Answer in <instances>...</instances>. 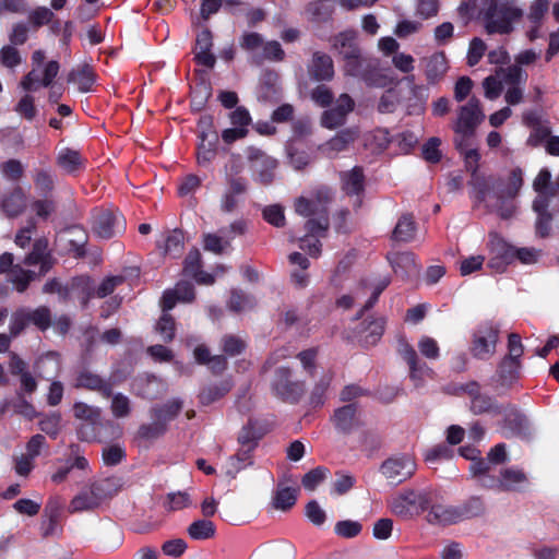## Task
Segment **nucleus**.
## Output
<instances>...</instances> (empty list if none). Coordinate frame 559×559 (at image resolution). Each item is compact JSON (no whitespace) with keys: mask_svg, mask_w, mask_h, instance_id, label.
Wrapping results in <instances>:
<instances>
[{"mask_svg":"<svg viewBox=\"0 0 559 559\" xmlns=\"http://www.w3.org/2000/svg\"><path fill=\"white\" fill-rule=\"evenodd\" d=\"M297 500L296 490L289 487H278L273 497V506L277 510L287 511Z\"/></svg>","mask_w":559,"mask_h":559,"instance_id":"c03bdc74","label":"nucleus"},{"mask_svg":"<svg viewBox=\"0 0 559 559\" xmlns=\"http://www.w3.org/2000/svg\"><path fill=\"white\" fill-rule=\"evenodd\" d=\"M59 69L60 67L57 61H49L43 69V76L39 78L37 69L33 68L32 71L23 78L20 85L26 92L36 91L39 85L49 86L57 76Z\"/></svg>","mask_w":559,"mask_h":559,"instance_id":"6ab92c4d","label":"nucleus"},{"mask_svg":"<svg viewBox=\"0 0 559 559\" xmlns=\"http://www.w3.org/2000/svg\"><path fill=\"white\" fill-rule=\"evenodd\" d=\"M364 174L358 167L342 175L343 189L347 194H359L364 190Z\"/></svg>","mask_w":559,"mask_h":559,"instance_id":"4c0bfd02","label":"nucleus"},{"mask_svg":"<svg viewBox=\"0 0 559 559\" xmlns=\"http://www.w3.org/2000/svg\"><path fill=\"white\" fill-rule=\"evenodd\" d=\"M549 4L550 0H533L531 2L526 16L528 22L526 36L531 41L535 40L539 36V28L549 10Z\"/></svg>","mask_w":559,"mask_h":559,"instance_id":"aec40b11","label":"nucleus"},{"mask_svg":"<svg viewBox=\"0 0 559 559\" xmlns=\"http://www.w3.org/2000/svg\"><path fill=\"white\" fill-rule=\"evenodd\" d=\"M124 230V221L119 213L99 210L94 214L93 233L103 239H109Z\"/></svg>","mask_w":559,"mask_h":559,"instance_id":"9b49d317","label":"nucleus"},{"mask_svg":"<svg viewBox=\"0 0 559 559\" xmlns=\"http://www.w3.org/2000/svg\"><path fill=\"white\" fill-rule=\"evenodd\" d=\"M427 521L431 524L450 525L461 521L457 507L435 503L427 513Z\"/></svg>","mask_w":559,"mask_h":559,"instance_id":"412c9836","label":"nucleus"},{"mask_svg":"<svg viewBox=\"0 0 559 559\" xmlns=\"http://www.w3.org/2000/svg\"><path fill=\"white\" fill-rule=\"evenodd\" d=\"M155 330L160 334L164 342L169 343L175 337L176 323L171 314L164 312L159 318Z\"/></svg>","mask_w":559,"mask_h":559,"instance_id":"de8ad7c7","label":"nucleus"},{"mask_svg":"<svg viewBox=\"0 0 559 559\" xmlns=\"http://www.w3.org/2000/svg\"><path fill=\"white\" fill-rule=\"evenodd\" d=\"M361 531V524L356 521H341L335 525V532L337 535L345 538H353L357 536Z\"/></svg>","mask_w":559,"mask_h":559,"instance_id":"69168bd1","label":"nucleus"},{"mask_svg":"<svg viewBox=\"0 0 559 559\" xmlns=\"http://www.w3.org/2000/svg\"><path fill=\"white\" fill-rule=\"evenodd\" d=\"M523 170L512 168L503 180L477 178L475 181L476 199L501 218H510L515 212L513 200L523 187Z\"/></svg>","mask_w":559,"mask_h":559,"instance_id":"f257e3e1","label":"nucleus"},{"mask_svg":"<svg viewBox=\"0 0 559 559\" xmlns=\"http://www.w3.org/2000/svg\"><path fill=\"white\" fill-rule=\"evenodd\" d=\"M429 496L427 492L405 490L392 497L389 501L391 511L403 518L419 514L428 509Z\"/></svg>","mask_w":559,"mask_h":559,"instance_id":"423d86ee","label":"nucleus"},{"mask_svg":"<svg viewBox=\"0 0 559 559\" xmlns=\"http://www.w3.org/2000/svg\"><path fill=\"white\" fill-rule=\"evenodd\" d=\"M28 316L31 323H33L38 329L45 331L51 324V314L50 310L46 307H39L35 310H28Z\"/></svg>","mask_w":559,"mask_h":559,"instance_id":"bf43d9fd","label":"nucleus"},{"mask_svg":"<svg viewBox=\"0 0 559 559\" xmlns=\"http://www.w3.org/2000/svg\"><path fill=\"white\" fill-rule=\"evenodd\" d=\"M497 75H500L502 83L509 86L524 85L526 82V73L518 64L509 66L507 68H498Z\"/></svg>","mask_w":559,"mask_h":559,"instance_id":"58836bf2","label":"nucleus"},{"mask_svg":"<svg viewBox=\"0 0 559 559\" xmlns=\"http://www.w3.org/2000/svg\"><path fill=\"white\" fill-rule=\"evenodd\" d=\"M15 111L27 120H33L36 116V107L34 105V97L26 94L15 106Z\"/></svg>","mask_w":559,"mask_h":559,"instance_id":"0e129e2a","label":"nucleus"},{"mask_svg":"<svg viewBox=\"0 0 559 559\" xmlns=\"http://www.w3.org/2000/svg\"><path fill=\"white\" fill-rule=\"evenodd\" d=\"M48 242L45 239H38L33 245V250L25 258L26 265L40 264V273L45 274L50 267L49 255L47 253Z\"/></svg>","mask_w":559,"mask_h":559,"instance_id":"c756f323","label":"nucleus"},{"mask_svg":"<svg viewBox=\"0 0 559 559\" xmlns=\"http://www.w3.org/2000/svg\"><path fill=\"white\" fill-rule=\"evenodd\" d=\"M309 73L317 81L331 80L334 75V67L331 57L322 52L313 53Z\"/></svg>","mask_w":559,"mask_h":559,"instance_id":"5701e85b","label":"nucleus"},{"mask_svg":"<svg viewBox=\"0 0 559 559\" xmlns=\"http://www.w3.org/2000/svg\"><path fill=\"white\" fill-rule=\"evenodd\" d=\"M254 448L241 447L237 454L231 456L228 461L227 473L235 476L239 471L252 464L251 452Z\"/></svg>","mask_w":559,"mask_h":559,"instance_id":"37998d69","label":"nucleus"},{"mask_svg":"<svg viewBox=\"0 0 559 559\" xmlns=\"http://www.w3.org/2000/svg\"><path fill=\"white\" fill-rule=\"evenodd\" d=\"M468 389L469 394L472 395L471 411L475 415H480L484 413H502V408H500L490 396L478 393V385L476 383L469 384Z\"/></svg>","mask_w":559,"mask_h":559,"instance_id":"b1692460","label":"nucleus"},{"mask_svg":"<svg viewBox=\"0 0 559 559\" xmlns=\"http://www.w3.org/2000/svg\"><path fill=\"white\" fill-rule=\"evenodd\" d=\"M262 437V435L258 431L254 425L249 423L245 426L238 436V441L241 447L255 448L258 440Z\"/></svg>","mask_w":559,"mask_h":559,"instance_id":"052dcab7","label":"nucleus"},{"mask_svg":"<svg viewBox=\"0 0 559 559\" xmlns=\"http://www.w3.org/2000/svg\"><path fill=\"white\" fill-rule=\"evenodd\" d=\"M355 103L348 94H342L337 98L335 106L324 110L320 118L323 128L334 130L346 122V117L353 111Z\"/></svg>","mask_w":559,"mask_h":559,"instance_id":"ddd939ff","label":"nucleus"},{"mask_svg":"<svg viewBox=\"0 0 559 559\" xmlns=\"http://www.w3.org/2000/svg\"><path fill=\"white\" fill-rule=\"evenodd\" d=\"M416 231L417 225L414 216L408 213L403 214L392 231V239L399 242H409L415 239Z\"/></svg>","mask_w":559,"mask_h":559,"instance_id":"bb28decb","label":"nucleus"},{"mask_svg":"<svg viewBox=\"0 0 559 559\" xmlns=\"http://www.w3.org/2000/svg\"><path fill=\"white\" fill-rule=\"evenodd\" d=\"M345 60V72L352 76L362 78L369 85L372 86H384V76H374L370 70L373 68V63L370 59L361 56L360 49H350L345 51L343 56Z\"/></svg>","mask_w":559,"mask_h":559,"instance_id":"6e6552de","label":"nucleus"},{"mask_svg":"<svg viewBox=\"0 0 559 559\" xmlns=\"http://www.w3.org/2000/svg\"><path fill=\"white\" fill-rule=\"evenodd\" d=\"M484 114L479 100L471 98L457 110V119L453 126L455 132L454 143L457 148L468 146V141L473 138L477 126L483 121Z\"/></svg>","mask_w":559,"mask_h":559,"instance_id":"39448f33","label":"nucleus"},{"mask_svg":"<svg viewBox=\"0 0 559 559\" xmlns=\"http://www.w3.org/2000/svg\"><path fill=\"white\" fill-rule=\"evenodd\" d=\"M356 128H347L337 132L332 139L319 146V150L330 158H334L341 152L346 151L358 138Z\"/></svg>","mask_w":559,"mask_h":559,"instance_id":"a211bd4d","label":"nucleus"},{"mask_svg":"<svg viewBox=\"0 0 559 559\" xmlns=\"http://www.w3.org/2000/svg\"><path fill=\"white\" fill-rule=\"evenodd\" d=\"M21 56L13 46H4L0 50V62L5 68H14L21 63Z\"/></svg>","mask_w":559,"mask_h":559,"instance_id":"338daca9","label":"nucleus"},{"mask_svg":"<svg viewBox=\"0 0 559 559\" xmlns=\"http://www.w3.org/2000/svg\"><path fill=\"white\" fill-rule=\"evenodd\" d=\"M428 84L435 85L445 76L449 61L443 51H437L421 60Z\"/></svg>","mask_w":559,"mask_h":559,"instance_id":"f3484780","label":"nucleus"},{"mask_svg":"<svg viewBox=\"0 0 559 559\" xmlns=\"http://www.w3.org/2000/svg\"><path fill=\"white\" fill-rule=\"evenodd\" d=\"M25 194L21 188L13 189L2 200V209L8 216L20 215L25 209Z\"/></svg>","mask_w":559,"mask_h":559,"instance_id":"473e14b6","label":"nucleus"},{"mask_svg":"<svg viewBox=\"0 0 559 559\" xmlns=\"http://www.w3.org/2000/svg\"><path fill=\"white\" fill-rule=\"evenodd\" d=\"M75 388L97 391L104 397H109L111 395L110 384L104 381L98 374L86 370L79 373Z\"/></svg>","mask_w":559,"mask_h":559,"instance_id":"393cba45","label":"nucleus"},{"mask_svg":"<svg viewBox=\"0 0 559 559\" xmlns=\"http://www.w3.org/2000/svg\"><path fill=\"white\" fill-rule=\"evenodd\" d=\"M111 413L116 418L128 417L131 413V402L129 397L121 393L112 396Z\"/></svg>","mask_w":559,"mask_h":559,"instance_id":"6e6d98bb","label":"nucleus"},{"mask_svg":"<svg viewBox=\"0 0 559 559\" xmlns=\"http://www.w3.org/2000/svg\"><path fill=\"white\" fill-rule=\"evenodd\" d=\"M331 421L338 432L348 435L362 425L361 412L356 404H347L334 411Z\"/></svg>","mask_w":559,"mask_h":559,"instance_id":"2eb2a0df","label":"nucleus"},{"mask_svg":"<svg viewBox=\"0 0 559 559\" xmlns=\"http://www.w3.org/2000/svg\"><path fill=\"white\" fill-rule=\"evenodd\" d=\"M68 81L76 84L81 92H88L95 82V74L90 66L83 64L69 73Z\"/></svg>","mask_w":559,"mask_h":559,"instance_id":"72a5a7b5","label":"nucleus"},{"mask_svg":"<svg viewBox=\"0 0 559 559\" xmlns=\"http://www.w3.org/2000/svg\"><path fill=\"white\" fill-rule=\"evenodd\" d=\"M31 324L29 316H28V309L22 308L16 310L11 316L10 321V334L12 337H16L19 334H21L24 329Z\"/></svg>","mask_w":559,"mask_h":559,"instance_id":"09e8293b","label":"nucleus"},{"mask_svg":"<svg viewBox=\"0 0 559 559\" xmlns=\"http://www.w3.org/2000/svg\"><path fill=\"white\" fill-rule=\"evenodd\" d=\"M290 378V369L278 368L275 372L273 388L283 400L297 402L305 393V383L302 381H293Z\"/></svg>","mask_w":559,"mask_h":559,"instance_id":"f8f14e48","label":"nucleus"},{"mask_svg":"<svg viewBox=\"0 0 559 559\" xmlns=\"http://www.w3.org/2000/svg\"><path fill=\"white\" fill-rule=\"evenodd\" d=\"M498 330L492 325L479 328L473 336L472 354L479 359H488L495 354L498 342Z\"/></svg>","mask_w":559,"mask_h":559,"instance_id":"4468645a","label":"nucleus"},{"mask_svg":"<svg viewBox=\"0 0 559 559\" xmlns=\"http://www.w3.org/2000/svg\"><path fill=\"white\" fill-rule=\"evenodd\" d=\"M333 12L331 1L320 0L310 2L306 9L308 17L316 22L326 21Z\"/></svg>","mask_w":559,"mask_h":559,"instance_id":"a19ab883","label":"nucleus"},{"mask_svg":"<svg viewBox=\"0 0 559 559\" xmlns=\"http://www.w3.org/2000/svg\"><path fill=\"white\" fill-rule=\"evenodd\" d=\"M215 532L214 523L207 519L197 520L187 528L189 537L194 540L210 539L214 537Z\"/></svg>","mask_w":559,"mask_h":559,"instance_id":"e433bc0d","label":"nucleus"},{"mask_svg":"<svg viewBox=\"0 0 559 559\" xmlns=\"http://www.w3.org/2000/svg\"><path fill=\"white\" fill-rule=\"evenodd\" d=\"M201 129V143L198 147V163L201 166L209 165L216 155L217 133L212 130V118L210 116L202 117L199 121Z\"/></svg>","mask_w":559,"mask_h":559,"instance_id":"9d476101","label":"nucleus"},{"mask_svg":"<svg viewBox=\"0 0 559 559\" xmlns=\"http://www.w3.org/2000/svg\"><path fill=\"white\" fill-rule=\"evenodd\" d=\"M223 352L229 356L239 355L245 349V342L234 335H226L222 340Z\"/></svg>","mask_w":559,"mask_h":559,"instance_id":"774afa93","label":"nucleus"},{"mask_svg":"<svg viewBox=\"0 0 559 559\" xmlns=\"http://www.w3.org/2000/svg\"><path fill=\"white\" fill-rule=\"evenodd\" d=\"M246 156L253 178L262 185H270L277 167L276 159L255 146L247 147Z\"/></svg>","mask_w":559,"mask_h":559,"instance_id":"0eeeda50","label":"nucleus"},{"mask_svg":"<svg viewBox=\"0 0 559 559\" xmlns=\"http://www.w3.org/2000/svg\"><path fill=\"white\" fill-rule=\"evenodd\" d=\"M57 164L68 174H72L83 167L84 160L78 151L67 147L59 152Z\"/></svg>","mask_w":559,"mask_h":559,"instance_id":"c9c22d12","label":"nucleus"},{"mask_svg":"<svg viewBox=\"0 0 559 559\" xmlns=\"http://www.w3.org/2000/svg\"><path fill=\"white\" fill-rule=\"evenodd\" d=\"M73 414L78 419L86 420L90 424H96L100 420L102 409L83 402H76L73 405Z\"/></svg>","mask_w":559,"mask_h":559,"instance_id":"a18cd8bd","label":"nucleus"},{"mask_svg":"<svg viewBox=\"0 0 559 559\" xmlns=\"http://www.w3.org/2000/svg\"><path fill=\"white\" fill-rule=\"evenodd\" d=\"M521 361L502 359L497 368V382L501 386L510 388L520 377Z\"/></svg>","mask_w":559,"mask_h":559,"instance_id":"c85d7f7f","label":"nucleus"},{"mask_svg":"<svg viewBox=\"0 0 559 559\" xmlns=\"http://www.w3.org/2000/svg\"><path fill=\"white\" fill-rule=\"evenodd\" d=\"M331 200V190L321 187L312 198L299 197L295 201L296 213L309 217L305 226L307 235L300 238V248L308 250L312 257L319 255L321 245L318 238L324 236L329 228L328 204Z\"/></svg>","mask_w":559,"mask_h":559,"instance_id":"f03ea898","label":"nucleus"},{"mask_svg":"<svg viewBox=\"0 0 559 559\" xmlns=\"http://www.w3.org/2000/svg\"><path fill=\"white\" fill-rule=\"evenodd\" d=\"M549 205L550 202H546L543 197L535 198L533 201V210L537 213L536 233L543 238L547 237L551 230L552 215L548 211Z\"/></svg>","mask_w":559,"mask_h":559,"instance_id":"a878e982","label":"nucleus"},{"mask_svg":"<svg viewBox=\"0 0 559 559\" xmlns=\"http://www.w3.org/2000/svg\"><path fill=\"white\" fill-rule=\"evenodd\" d=\"M513 257H518L522 263L533 264V263L537 262L538 251L535 249H530V248H521V249L508 248L507 252H506V260L513 258Z\"/></svg>","mask_w":559,"mask_h":559,"instance_id":"680f3d73","label":"nucleus"},{"mask_svg":"<svg viewBox=\"0 0 559 559\" xmlns=\"http://www.w3.org/2000/svg\"><path fill=\"white\" fill-rule=\"evenodd\" d=\"M165 254L177 257L183 249V235L179 230H173L167 235L162 247Z\"/></svg>","mask_w":559,"mask_h":559,"instance_id":"8fccbe9b","label":"nucleus"},{"mask_svg":"<svg viewBox=\"0 0 559 559\" xmlns=\"http://www.w3.org/2000/svg\"><path fill=\"white\" fill-rule=\"evenodd\" d=\"M524 353V346L521 337L516 333H511L508 340V355L504 359H511L512 361H521L520 358Z\"/></svg>","mask_w":559,"mask_h":559,"instance_id":"e2e57ef3","label":"nucleus"},{"mask_svg":"<svg viewBox=\"0 0 559 559\" xmlns=\"http://www.w3.org/2000/svg\"><path fill=\"white\" fill-rule=\"evenodd\" d=\"M486 50H487L486 43L479 37H474L469 41V46H468L467 64L469 67L476 66L480 61V59L484 57Z\"/></svg>","mask_w":559,"mask_h":559,"instance_id":"864d4df0","label":"nucleus"},{"mask_svg":"<svg viewBox=\"0 0 559 559\" xmlns=\"http://www.w3.org/2000/svg\"><path fill=\"white\" fill-rule=\"evenodd\" d=\"M416 471V463L409 455H396L386 459L380 466L383 477L394 486L409 479Z\"/></svg>","mask_w":559,"mask_h":559,"instance_id":"1a4fd4ad","label":"nucleus"},{"mask_svg":"<svg viewBox=\"0 0 559 559\" xmlns=\"http://www.w3.org/2000/svg\"><path fill=\"white\" fill-rule=\"evenodd\" d=\"M400 99L399 91L395 88H389L382 94L378 104V110L381 114H391L396 109Z\"/></svg>","mask_w":559,"mask_h":559,"instance_id":"3c124183","label":"nucleus"},{"mask_svg":"<svg viewBox=\"0 0 559 559\" xmlns=\"http://www.w3.org/2000/svg\"><path fill=\"white\" fill-rule=\"evenodd\" d=\"M524 11L511 2H493L484 13V27L487 34L508 35L514 31V24L519 23Z\"/></svg>","mask_w":559,"mask_h":559,"instance_id":"7ed1b4c3","label":"nucleus"},{"mask_svg":"<svg viewBox=\"0 0 559 559\" xmlns=\"http://www.w3.org/2000/svg\"><path fill=\"white\" fill-rule=\"evenodd\" d=\"M504 414V427L515 436H526L530 432V423L525 415H523L515 407L508 405L502 409Z\"/></svg>","mask_w":559,"mask_h":559,"instance_id":"4be33fe9","label":"nucleus"},{"mask_svg":"<svg viewBox=\"0 0 559 559\" xmlns=\"http://www.w3.org/2000/svg\"><path fill=\"white\" fill-rule=\"evenodd\" d=\"M152 415L155 421L142 425L138 430V437L143 440H155L166 431L167 424L163 420L162 409H153Z\"/></svg>","mask_w":559,"mask_h":559,"instance_id":"2f4dec72","label":"nucleus"},{"mask_svg":"<svg viewBox=\"0 0 559 559\" xmlns=\"http://www.w3.org/2000/svg\"><path fill=\"white\" fill-rule=\"evenodd\" d=\"M203 247L205 250L215 254H222L227 248L230 247V237L222 234H205L203 236Z\"/></svg>","mask_w":559,"mask_h":559,"instance_id":"79ce46f5","label":"nucleus"},{"mask_svg":"<svg viewBox=\"0 0 559 559\" xmlns=\"http://www.w3.org/2000/svg\"><path fill=\"white\" fill-rule=\"evenodd\" d=\"M230 389L231 385L227 381L214 385H209L200 392V403L202 405H210L222 399L226 393L230 391Z\"/></svg>","mask_w":559,"mask_h":559,"instance_id":"ea45409f","label":"nucleus"},{"mask_svg":"<svg viewBox=\"0 0 559 559\" xmlns=\"http://www.w3.org/2000/svg\"><path fill=\"white\" fill-rule=\"evenodd\" d=\"M33 277L34 272L25 271L19 265L12 267L11 281L15 285L16 290L20 293H23L27 288Z\"/></svg>","mask_w":559,"mask_h":559,"instance_id":"4d7b16f0","label":"nucleus"},{"mask_svg":"<svg viewBox=\"0 0 559 559\" xmlns=\"http://www.w3.org/2000/svg\"><path fill=\"white\" fill-rule=\"evenodd\" d=\"M533 189L537 193L536 198H544L550 202L551 198L557 195V188L551 183V174L547 168H543L533 180Z\"/></svg>","mask_w":559,"mask_h":559,"instance_id":"7c9ffc66","label":"nucleus"},{"mask_svg":"<svg viewBox=\"0 0 559 559\" xmlns=\"http://www.w3.org/2000/svg\"><path fill=\"white\" fill-rule=\"evenodd\" d=\"M461 513V520L465 518L477 516L484 513L485 506L480 498L472 497L464 504L457 507Z\"/></svg>","mask_w":559,"mask_h":559,"instance_id":"13d9d810","label":"nucleus"},{"mask_svg":"<svg viewBox=\"0 0 559 559\" xmlns=\"http://www.w3.org/2000/svg\"><path fill=\"white\" fill-rule=\"evenodd\" d=\"M328 474L329 469L321 466L316 467L305 474L301 484L305 489L313 491L326 478Z\"/></svg>","mask_w":559,"mask_h":559,"instance_id":"603ef678","label":"nucleus"},{"mask_svg":"<svg viewBox=\"0 0 559 559\" xmlns=\"http://www.w3.org/2000/svg\"><path fill=\"white\" fill-rule=\"evenodd\" d=\"M502 80L500 75H497L495 72L493 75H489L483 81V87L485 92V97L495 100L497 99L502 92Z\"/></svg>","mask_w":559,"mask_h":559,"instance_id":"5fc2aeb1","label":"nucleus"},{"mask_svg":"<svg viewBox=\"0 0 559 559\" xmlns=\"http://www.w3.org/2000/svg\"><path fill=\"white\" fill-rule=\"evenodd\" d=\"M116 493L117 487L112 479H100L75 495L71 500L68 510L70 513L95 510L105 500L111 498Z\"/></svg>","mask_w":559,"mask_h":559,"instance_id":"20e7f679","label":"nucleus"},{"mask_svg":"<svg viewBox=\"0 0 559 559\" xmlns=\"http://www.w3.org/2000/svg\"><path fill=\"white\" fill-rule=\"evenodd\" d=\"M401 355L403 359L408 364L411 378L414 381L423 380L426 376L430 374L431 370L426 366L425 362H420L418 360L417 354L412 346L405 344L401 349Z\"/></svg>","mask_w":559,"mask_h":559,"instance_id":"cd10ccee","label":"nucleus"},{"mask_svg":"<svg viewBox=\"0 0 559 559\" xmlns=\"http://www.w3.org/2000/svg\"><path fill=\"white\" fill-rule=\"evenodd\" d=\"M356 32L355 31H345L332 38L333 47L338 50V52L344 56L345 51L350 49H359L356 44Z\"/></svg>","mask_w":559,"mask_h":559,"instance_id":"49530a36","label":"nucleus"},{"mask_svg":"<svg viewBox=\"0 0 559 559\" xmlns=\"http://www.w3.org/2000/svg\"><path fill=\"white\" fill-rule=\"evenodd\" d=\"M391 264L395 273H401L402 276L415 275L418 272L415 258L409 252L395 253L391 258Z\"/></svg>","mask_w":559,"mask_h":559,"instance_id":"f704fd0d","label":"nucleus"},{"mask_svg":"<svg viewBox=\"0 0 559 559\" xmlns=\"http://www.w3.org/2000/svg\"><path fill=\"white\" fill-rule=\"evenodd\" d=\"M528 483L527 475L521 468L507 467L502 468L499 473V478L492 485H485L486 487L493 488L495 485L500 491H522Z\"/></svg>","mask_w":559,"mask_h":559,"instance_id":"dca6fc26","label":"nucleus"}]
</instances>
